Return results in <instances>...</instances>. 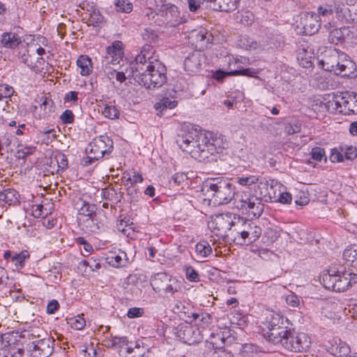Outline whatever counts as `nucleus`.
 Here are the masks:
<instances>
[{"instance_id":"nucleus-17","label":"nucleus","mask_w":357,"mask_h":357,"mask_svg":"<svg viewBox=\"0 0 357 357\" xmlns=\"http://www.w3.org/2000/svg\"><path fill=\"white\" fill-rule=\"evenodd\" d=\"M123 56V44L121 41L115 40L112 45L107 47L106 56L102 63H106V65H109V63L118 65L122 60Z\"/></svg>"},{"instance_id":"nucleus-4","label":"nucleus","mask_w":357,"mask_h":357,"mask_svg":"<svg viewBox=\"0 0 357 357\" xmlns=\"http://www.w3.org/2000/svg\"><path fill=\"white\" fill-rule=\"evenodd\" d=\"M322 282L326 289L342 292L357 283V274L349 270L330 271L323 275Z\"/></svg>"},{"instance_id":"nucleus-33","label":"nucleus","mask_w":357,"mask_h":357,"mask_svg":"<svg viewBox=\"0 0 357 357\" xmlns=\"http://www.w3.org/2000/svg\"><path fill=\"white\" fill-rule=\"evenodd\" d=\"M20 195L13 188H6L0 192V202L8 205H15L19 202Z\"/></svg>"},{"instance_id":"nucleus-23","label":"nucleus","mask_w":357,"mask_h":357,"mask_svg":"<svg viewBox=\"0 0 357 357\" xmlns=\"http://www.w3.org/2000/svg\"><path fill=\"white\" fill-rule=\"evenodd\" d=\"M273 179L259 178L258 182L256 183L257 186L255 188V194L254 196H257L258 199H260L261 202L262 200L265 202L271 201L272 198L273 192L269 191L268 187L271 190V181Z\"/></svg>"},{"instance_id":"nucleus-6","label":"nucleus","mask_w":357,"mask_h":357,"mask_svg":"<svg viewBox=\"0 0 357 357\" xmlns=\"http://www.w3.org/2000/svg\"><path fill=\"white\" fill-rule=\"evenodd\" d=\"M113 150V141L107 135H100L93 139L86 148L88 155L82 159L84 166L91 165L102 158L105 155L110 153Z\"/></svg>"},{"instance_id":"nucleus-52","label":"nucleus","mask_w":357,"mask_h":357,"mask_svg":"<svg viewBox=\"0 0 357 357\" xmlns=\"http://www.w3.org/2000/svg\"><path fill=\"white\" fill-rule=\"evenodd\" d=\"M142 36L143 39L149 43H154L158 38V33L153 29L150 28L145 29Z\"/></svg>"},{"instance_id":"nucleus-12","label":"nucleus","mask_w":357,"mask_h":357,"mask_svg":"<svg viewBox=\"0 0 357 357\" xmlns=\"http://www.w3.org/2000/svg\"><path fill=\"white\" fill-rule=\"evenodd\" d=\"M54 340L47 337L33 340L29 347L32 357H49L54 351Z\"/></svg>"},{"instance_id":"nucleus-40","label":"nucleus","mask_w":357,"mask_h":357,"mask_svg":"<svg viewBox=\"0 0 357 357\" xmlns=\"http://www.w3.org/2000/svg\"><path fill=\"white\" fill-rule=\"evenodd\" d=\"M238 45L247 50H257L259 48L258 43L247 36H242Z\"/></svg>"},{"instance_id":"nucleus-11","label":"nucleus","mask_w":357,"mask_h":357,"mask_svg":"<svg viewBox=\"0 0 357 357\" xmlns=\"http://www.w3.org/2000/svg\"><path fill=\"white\" fill-rule=\"evenodd\" d=\"M188 38L190 43L195 47L197 51L202 52L208 47L213 36L206 29L199 28L192 30L189 33Z\"/></svg>"},{"instance_id":"nucleus-15","label":"nucleus","mask_w":357,"mask_h":357,"mask_svg":"<svg viewBox=\"0 0 357 357\" xmlns=\"http://www.w3.org/2000/svg\"><path fill=\"white\" fill-rule=\"evenodd\" d=\"M153 52V47L151 45H144L140 53L136 56L135 61L130 63L128 71L144 70L145 66L155 62V60L151 61Z\"/></svg>"},{"instance_id":"nucleus-21","label":"nucleus","mask_w":357,"mask_h":357,"mask_svg":"<svg viewBox=\"0 0 357 357\" xmlns=\"http://www.w3.org/2000/svg\"><path fill=\"white\" fill-rule=\"evenodd\" d=\"M261 234V229L255 222L248 220L245 229L243 234V240L239 241L240 245L249 244L255 242Z\"/></svg>"},{"instance_id":"nucleus-24","label":"nucleus","mask_w":357,"mask_h":357,"mask_svg":"<svg viewBox=\"0 0 357 357\" xmlns=\"http://www.w3.org/2000/svg\"><path fill=\"white\" fill-rule=\"evenodd\" d=\"M178 337L183 340V342L188 344H193L201 340L199 331L191 326H181L178 332Z\"/></svg>"},{"instance_id":"nucleus-20","label":"nucleus","mask_w":357,"mask_h":357,"mask_svg":"<svg viewBox=\"0 0 357 357\" xmlns=\"http://www.w3.org/2000/svg\"><path fill=\"white\" fill-rule=\"evenodd\" d=\"M103 213L104 211L102 210H99L96 215L86 217V218H83L82 220L80 218L79 220L82 221L80 224L82 225V229L89 233H97L101 230L104 227V224L100 220V216Z\"/></svg>"},{"instance_id":"nucleus-29","label":"nucleus","mask_w":357,"mask_h":357,"mask_svg":"<svg viewBox=\"0 0 357 357\" xmlns=\"http://www.w3.org/2000/svg\"><path fill=\"white\" fill-rule=\"evenodd\" d=\"M248 220L243 218H236L234 216V225H232L230 235L234 237V241L236 244H239V241L243 240V234L245 232V223Z\"/></svg>"},{"instance_id":"nucleus-3","label":"nucleus","mask_w":357,"mask_h":357,"mask_svg":"<svg viewBox=\"0 0 357 357\" xmlns=\"http://www.w3.org/2000/svg\"><path fill=\"white\" fill-rule=\"evenodd\" d=\"M203 190L218 205L226 204L234 200L237 193L235 192V186L223 177L208 178L205 181Z\"/></svg>"},{"instance_id":"nucleus-1","label":"nucleus","mask_w":357,"mask_h":357,"mask_svg":"<svg viewBox=\"0 0 357 357\" xmlns=\"http://www.w3.org/2000/svg\"><path fill=\"white\" fill-rule=\"evenodd\" d=\"M176 142L180 149L199 162L209 161V158L227 146L223 136L211 132H204L192 126H186L177 135Z\"/></svg>"},{"instance_id":"nucleus-59","label":"nucleus","mask_w":357,"mask_h":357,"mask_svg":"<svg viewBox=\"0 0 357 357\" xmlns=\"http://www.w3.org/2000/svg\"><path fill=\"white\" fill-rule=\"evenodd\" d=\"M41 100L42 103L40 105V109H43L45 115L50 114L52 112L53 102L51 100H47L45 97H42Z\"/></svg>"},{"instance_id":"nucleus-26","label":"nucleus","mask_w":357,"mask_h":357,"mask_svg":"<svg viewBox=\"0 0 357 357\" xmlns=\"http://www.w3.org/2000/svg\"><path fill=\"white\" fill-rule=\"evenodd\" d=\"M330 346L328 347V351L333 356L337 357H344L350 353V347L340 338L334 337L329 341Z\"/></svg>"},{"instance_id":"nucleus-56","label":"nucleus","mask_w":357,"mask_h":357,"mask_svg":"<svg viewBox=\"0 0 357 357\" xmlns=\"http://www.w3.org/2000/svg\"><path fill=\"white\" fill-rule=\"evenodd\" d=\"M36 148L34 147H24L22 149H20L16 153V157L18 159H21L23 160V163L26 162V158L28 155L33 153Z\"/></svg>"},{"instance_id":"nucleus-36","label":"nucleus","mask_w":357,"mask_h":357,"mask_svg":"<svg viewBox=\"0 0 357 357\" xmlns=\"http://www.w3.org/2000/svg\"><path fill=\"white\" fill-rule=\"evenodd\" d=\"M22 61L31 69L38 70L42 66L43 59L42 57H36L34 54L31 55L28 52L27 54L22 55Z\"/></svg>"},{"instance_id":"nucleus-61","label":"nucleus","mask_w":357,"mask_h":357,"mask_svg":"<svg viewBox=\"0 0 357 357\" xmlns=\"http://www.w3.org/2000/svg\"><path fill=\"white\" fill-rule=\"evenodd\" d=\"M350 14L347 15V22H357V1L350 5Z\"/></svg>"},{"instance_id":"nucleus-34","label":"nucleus","mask_w":357,"mask_h":357,"mask_svg":"<svg viewBox=\"0 0 357 357\" xmlns=\"http://www.w3.org/2000/svg\"><path fill=\"white\" fill-rule=\"evenodd\" d=\"M1 42L3 47L13 49L18 46L21 43V38L15 33H3Z\"/></svg>"},{"instance_id":"nucleus-63","label":"nucleus","mask_w":357,"mask_h":357,"mask_svg":"<svg viewBox=\"0 0 357 357\" xmlns=\"http://www.w3.org/2000/svg\"><path fill=\"white\" fill-rule=\"evenodd\" d=\"M144 314V310L140 307H131L128 310L127 316L130 318H137L142 316Z\"/></svg>"},{"instance_id":"nucleus-31","label":"nucleus","mask_w":357,"mask_h":357,"mask_svg":"<svg viewBox=\"0 0 357 357\" xmlns=\"http://www.w3.org/2000/svg\"><path fill=\"white\" fill-rule=\"evenodd\" d=\"M233 64H238V60L236 59H233L232 60L229 59V72L228 74L232 75L234 76L236 75H245L248 77H255L259 73V70L255 68H239V69H233L231 68V65Z\"/></svg>"},{"instance_id":"nucleus-47","label":"nucleus","mask_w":357,"mask_h":357,"mask_svg":"<svg viewBox=\"0 0 357 357\" xmlns=\"http://www.w3.org/2000/svg\"><path fill=\"white\" fill-rule=\"evenodd\" d=\"M344 158L348 160H354L357 158V148L353 146L342 145Z\"/></svg>"},{"instance_id":"nucleus-37","label":"nucleus","mask_w":357,"mask_h":357,"mask_svg":"<svg viewBox=\"0 0 357 357\" xmlns=\"http://www.w3.org/2000/svg\"><path fill=\"white\" fill-rule=\"evenodd\" d=\"M29 257V252L26 250H23L20 253L14 254L13 257H12V262L14 263L15 268L20 270L24 268L25 261Z\"/></svg>"},{"instance_id":"nucleus-44","label":"nucleus","mask_w":357,"mask_h":357,"mask_svg":"<svg viewBox=\"0 0 357 357\" xmlns=\"http://www.w3.org/2000/svg\"><path fill=\"white\" fill-rule=\"evenodd\" d=\"M236 18L239 20L241 24L245 26L250 25L254 22V15L249 10L238 13Z\"/></svg>"},{"instance_id":"nucleus-53","label":"nucleus","mask_w":357,"mask_h":357,"mask_svg":"<svg viewBox=\"0 0 357 357\" xmlns=\"http://www.w3.org/2000/svg\"><path fill=\"white\" fill-rule=\"evenodd\" d=\"M185 272V277L190 282H197L199 281V275L197 271L193 267H186Z\"/></svg>"},{"instance_id":"nucleus-25","label":"nucleus","mask_w":357,"mask_h":357,"mask_svg":"<svg viewBox=\"0 0 357 357\" xmlns=\"http://www.w3.org/2000/svg\"><path fill=\"white\" fill-rule=\"evenodd\" d=\"M203 60L202 52H195L190 54L184 61V68L189 73H195L201 68Z\"/></svg>"},{"instance_id":"nucleus-27","label":"nucleus","mask_w":357,"mask_h":357,"mask_svg":"<svg viewBox=\"0 0 357 357\" xmlns=\"http://www.w3.org/2000/svg\"><path fill=\"white\" fill-rule=\"evenodd\" d=\"M105 260L110 266L115 268H120L126 265L128 258L125 252L118 250L109 251Z\"/></svg>"},{"instance_id":"nucleus-13","label":"nucleus","mask_w":357,"mask_h":357,"mask_svg":"<svg viewBox=\"0 0 357 357\" xmlns=\"http://www.w3.org/2000/svg\"><path fill=\"white\" fill-rule=\"evenodd\" d=\"M213 231L217 236H228L234 225V220L231 214H221L217 215L211 222Z\"/></svg>"},{"instance_id":"nucleus-7","label":"nucleus","mask_w":357,"mask_h":357,"mask_svg":"<svg viewBox=\"0 0 357 357\" xmlns=\"http://www.w3.org/2000/svg\"><path fill=\"white\" fill-rule=\"evenodd\" d=\"M235 207L248 217L259 218L264 211V204L257 196L248 192H238L234 198Z\"/></svg>"},{"instance_id":"nucleus-54","label":"nucleus","mask_w":357,"mask_h":357,"mask_svg":"<svg viewBox=\"0 0 357 357\" xmlns=\"http://www.w3.org/2000/svg\"><path fill=\"white\" fill-rule=\"evenodd\" d=\"M14 91V89L11 86L6 84H0V101L3 98H10Z\"/></svg>"},{"instance_id":"nucleus-10","label":"nucleus","mask_w":357,"mask_h":357,"mask_svg":"<svg viewBox=\"0 0 357 357\" xmlns=\"http://www.w3.org/2000/svg\"><path fill=\"white\" fill-rule=\"evenodd\" d=\"M151 285L156 293L163 292L170 296L181 290V281L164 272L154 274L151 278Z\"/></svg>"},{"instance_id":"nucleus-22","label":"nucleus","mask_w":357,"mask_h":357,"mask_svg":"<svg viewBox=\"0 0 357 357\" xmlns=\"http://www.w3.org/2000/svg\"><path fill=\"white\" fill-rule=\"evenodd\" d=\"M331 24L330 22L328 24H325V28L329 31L328 40L329 43L332 44H338L342 43L349 36L351 32L349 27L342 26L340 28H335L333 30H330Z\"/></svg>"},{"instance_id":"nucleus-58","label":"nucleus","mask_w":357,"mask_h":357,"mask_svg":"<svg viewBox=\"0 0 357 357\" xmlns=\"http://www.w3.org/2000/svg\"><path fill=\"white\" fill-rule=\"evenodd\" d=\"M59 169L64 170L68 167V162L66 155L62 153H57L54 157Z\"/></svg>"},{"instance_id":"nucleus-9","label":"nucleus","mask_w":357,"mask_h":357,"mask_svg":"<svg viewBox=\"0 0 357 357\" xmlns=\"http://www.w3.org/2000/svg\"><path fill=\"white\" fill-rule=\"evenodd\" d=\"M266 325L269 331V341L278 344V339L289 330V321L278 312L268 311L266 314Z\"/></svg>"},{"instance_id":"nucleus-38","label":"nucleus","mask_w":357,"mask_h":357,"mask_svg":"<svg viewBox=\"0 0 357 357\" xmlns=\"http://www.w3.org/2000/svg\"><path fill=\"white\" fill-rule=\"evenodd\" d=\"M178 105L176 100H169L167 97L162 98L160 101L157 102L154 105V108L156 111L162 112L163 110L167 109H174Z\"/></svg>"},{"instance_id":"nucleus-42","label":"nucleus","mask_w":357,"mask_h":357,"mask_svg":"<svg viewBox=\"0 0 357 357\" xmlns=\"http://www.w3.org/2000/svg\"><path fill=\"white\" fill-rule=\"evenodd\" d=\"M195 251L200 257H206L212 252V248L208 242L202 241L196 244Z\"/></svg>"},{"instance_id":"nucleus-46","label":"nucleus","mask_w":357,"mask_h":357,"mask_svg":"<svg viewBox=\"0 0 357 357\" xmlns=\"http://www.w3.org/2000/svg\"><path fill=\"white\" fill-rule=\"evenodd\" d=\"M127 176L128 178H126L125 185H128L130 183V185H132L134 183H142L143 181L142 175L134 171L131 173L125 172L123 174V178H126Z\"/></svg>"},{"instance_id":"nucleus-8","label":"nucleus","mask_w":357,"mask_h":357,"mask_svg":"<svg viewBox=\"0 0 357 357\" xmlns=\"http://www.w3.org/2000/svg\"><path fill=\"white\" fill-rule=\"evenodd\" d=\"M279 343L287 351L291 352H305L310 347L311 340L307 334L291 331L289 328L278 339Z\"/></svg>"},{"instance_id":"nucleus-64","label":"nucleus","mask_w":357,"mask_h":357,"mask_svg":"<svg viewBox=\"0 0 357 357\" xmlns=\"http://www.w3.org/2000/svg\"><path fill=\"white\" fill-rule=\"evenodd\" d=\"M127 342L128 340L126 337H114L111 340L112 345L113 347H117L121 348L122 349L124 347V346L126 345Z\"/></svg>"},{"instance_id":"nucleus-51","label":"nucleus","mask_w":357,"mask_h":357,"mask_svg":"<svg viewBox=\"0 0 357 357\" xmlns=\"http://www.w3.org/2000/svg\"><path fill=\"white\" fill-rule=\"evenodd\" d=\"M236 179V182L238 183H239L241 185H245V186H250L253 184H256L259 181V178L255 175H250L248 176L237 177Z\"/></svg>"},{"instance_id":"nucleus-2","label":"nucleus","mask_w":357,"mask_h":357,"mask_svg":"<svg viewBox=\"0 0 357 357\" xmlns=\"http://www.w3.org/2000/svg\"><path fill=\"white\" fill-rule=\"evenodd\" d=\"M128 77H132L139 84L147 89H155L162 86L167 81L166 68L157 59L145 66L144 70L128 71Z\"/></svg>"},{"instance_id":"nucleus-48","label":"nucleus","mask_w":357,"mask_h":357,"mask_svg":"<svg viewBox=\"0 0 357 357\" xmlns=\"http://www.w3.org/2000/svg\"><path fill=\"white\" fill-rule=\"evenodd\" d=\"M350 3L343 4L338 3L335 5V9L337 15L339 17H342V20H344L347 22V15L350 14L349 10H350Z\"/></svg>"},{"instance_id":"nucleus-16","label":"nucleus","mask_w":357,"mask_h":357,"mask_svg":"<svg viewBox=\"0 0 357 357\" xmlns=\"http://www.w3.org/2000/svg\"><path fill=\"white\" fill-rule=\"evenodd\" d=\"M300 24L303 28L302 33L305 35H313L321 27V18L315 13H305L301 17Z\"/></svg>"},{"instance_id":"nucleus-41","label":"nucleus","mask_w":357,"mask_h":357,"mask_svg":"<svg viewBox=\"0 0 357 357\" xmlns=\"http://www.w3.org/2000/svg\"><path fill=\"white\" fill-rule=\"evenodd\" d=\"M98 214L97 207L95 204H90L87 202H84L82 206L79 209V215L83 218L91 217Z\"/></svg>"},{"instance_id":"nucleus-28","label":"nucleus","mask_w":357,"mask_h":357,"mask_svg":"<svg viewBox=\"0 0 357 357\" xmlns=\"http://www.w3.org/2000/svg\"><path fill=\"white\" fill-rule=\"evenodd\" d=\"M1 347L3 349H15L16 347L21 346L23 343L21 342V337L17 332L12 333H5L0 336Z\"/></svg>"},{"instance_id":"nucleus-35","label":"nucleus","mask_w":357,"mask_h":357,"mask_svg":"<svg viewBox=\"0 0 357 357\" xmlns=\"http://www.w3.org/2000/svg\"><path fill=\"white\" fill-rule=\"evenodd\" d=\"M77 65L81 69L80 74L82 76H88L92 72V62L87 55H81L77 60Z\"/></svg>"},{"instance_id":"nucleus-50","label":"nucleus","mask_w":357,"mask_h":357,"mask_svg":"<svg viewBox=\"0 0 357 357\" xmlns=\"http://www.w3.org/2000/svg\"><path fill=\"white\" fill-rule=\"evenodd\" d=\"M115 6L118 11L129 13L132 10V3L129 0H116Z\"/></svg>"},{"instance_id":"nucleus-57","label":"nucleus","mask_w":357,"mask_h":357,"mask_svg":"<svg viewBox=\"0 0 357 357\" xmlns=\"http://www.w3.org/2000/svg\"><path fill=\"white\" fill-rule=\"evenodd\" d=\"M312 158L317 161H321L323 159L326 160L325 151L321 147H314L311 151Z\"/></svg>"},{"instance_id":"nucleus-18","label":"nucleus","mask_w":357,"mask_h":357,"mask_svg":"<svg viewBox=\"0 0 357 357\" xmlns=\"http://www.w3.org/2000/svg\"><path fill=\"white\" fill-rule=\"evenodd\" d=\"M335 74L349 78L357 77V66L347 54L342 55L340 63Z\"/></svg>"},{"instance_id":"nucleus-62","label":"nucleus","mask_w":357,"mask_h":357,"mask_svg":"<svg viewBox=\"0 0 357 357\" xmlns=\"http://www.w3.org/2000/svg\"><path fill=\"white\" fill-rule=\"evenodd\" d=\"M301 130V124L299 122H295L288 124L285 128V132L287 135L298 133Z\"/></svg>"},{"instance_id":"nucleus-32","label":"nucleus","mask_w":357,"mask_h":357,"mask_svg":"<svg viewBox=\"0 0 357 357\" xmlns=\"http://www.w3.org/2000/svg\"><path fill=\"white\" fill-rule=\"evenodd\" d=\"M343 259L348 266L357 270V245L348 246L343 252Z\"/></svg>"},{"instance_id":"nucleus-45","label":"nucleus","mask_w":357,"mask_h":357,"mask_svg":"<svg viewBox=\"0 0 357 357\" xmlns=\"http://www.w3.org/2000/svg\"><path fill=\"white\" fill-rule=\"evenodd\" d=\"M102 112L106 118L110 119H118L120 115L119 109L114 105H105Z\"/></svg>"},{"instance_id":"nucleus-14","label":"nucleus","mask_w":357,"mask_h":357,"mask_svg":"<svg viewBox=\"0 0 357 357\" xmlns=\"http://www.w3.org/2000/svg\"><path fill=\"white\" fill-rule=\"evenodd\" d=\"M344 54L335 48H329L325 51L323 59L319 63L326 71L335 73L337 69L342 55H344Z\"/></svg>"},{"instance_id":"nucleus-43","label":"nucleus","mask_w":357,"mask_h":357,"mask_svg":"<svg viewBox=\"0 0 357 357\" xmlns=\"http://www.w3.org/2000/svg\"><path fill=\"white\" fill-rule=\"evenodd\" d=\"M12 281L9 278L6 271L0 267V291L9 289L10 291L12 288Z\"/></svg>"},{"instance_id":"nucleus-39","label":"nucleus","mask_w":357,"mask_h":357,"mask_svg":"<svg viewBox=\"0 0 357 357\" xmlns=\"http://www.w3.org/2000/svg\"><path fill=\"white\" fill-rule=\"evenodd\" d=\"M162 15L168 21H172L178 15V8L172 4H162Z\"/></svg>"},{"instance_id":"nucleus-19","label":"nucleus","mask_w":357,"mask_h":357,"mask_svg":"<svg viewBox=\"0 0 357 357\" xmlns=\"http://www.w3.org/2000/svg\"><path fill=\"white\" fill-rule=\"evenodd\" d=\"M272 198L270 202H280L281 204H290L292 199L289 192L286 191V187L276 180L271 181Z\"/></svg>"},{"instance_id":"nucleus-60","label":"nucleus","mask_w":357,"mask_h":357,"mask_svg":"<svg viewBox=\"0 0 357 357\" xmlns=\"http://www.w3.org/2000/svg\"><path fill=\"white\" fill-rule=\"evenodd\" d=\"M75 116L70 109H66L60 116V119L63 123L68 124L74 121Z\"/></svg>"},{"instance_id":"nucleus-49","label":"nucleus","mask_w":357,"mask_h":357,"mask_svg":"<svg viewBox=\"0 0 357 357\" xmlns=\"http://www.w3.org/2000/svg\"><path fill=\"white\" fill-rule=\"evenodd\" d=\"M330 160L333 162H340L344 160L342 145L331 149Z\"/></svg>"},{"instance_id":"nucleus-55","label":"nucleus","mask_w":357,"mask_h":357,"mask_svg":"<svg viewBox=\"0 0 357 357\" xmlns=\"http://www.w3.org/2000/svg\"><path fill=\"white\" fill-rule=\"evenodd\" d=\"M71 327L76 330H82L86 325L84 319L80 316H77L70 319Z\"/></svg>"},{"instance_id":"nucleus-30","label":"nucleus","mask_w":357,"mask_h":357,"mask_svg":"<svg viewBox=\"0 0 357 357\" xmlns=\"http://www.w3.org/2000/svg\"><path fill=\"white\" fill-rule=\"evenodd\" d=\"M240 3V0H216L213 5H208L213 10L231 12L236 10Z\"/></svg>"},{"instance_id":"nucleus-5","label":"nucleus","mask_w":357,"mask_h":357,"mask_svg":"<svg viewBox=\"0 0 357 357\" xmlns=\"http://www.w3.org/2000/svg\"><path fill=\"white\" fill-rule=\"evenodd\" d=\"M326 106L328 110L334 113L357 114V94H350L347 91L333 93Z\"/></svg>"}]
</instances>
